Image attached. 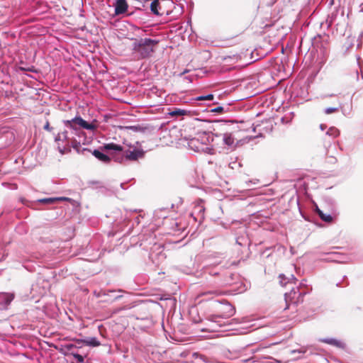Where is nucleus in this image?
I'll return each mask as SVG.
<instances>
[{
	"instance_id": "obj_43",
	"label": "nucleus",
	"mask_w": 363,
	"mask_h": 363,
	"mask_svg": "<svg viewBox=\"0 0 363 363\" xmlns=\"http://www.w3.org/2000/svg\"><path fill=\"white\" fill-rule=\"evenodd\" d=\"M125 183H121V184H120V186H121V189H125Z\"/></svg>"
},
{
	"instance_id": "obj_31",
	"label": "nucleus",
	"mask_w": 363,
	"mask_h": 363,
	"mask_svg": "<svg viewBox=\"0 0 363 363\" xmlns=\"http://www.w3.org/2000/svg\"><path fill=\"white\" fill-rule=\"evenodd\" d=\"M20 69L22 70V71H28V72H37L35 68L33 66L27 67H20Z\"/></svg>"
},
{
	"instance_id": "obj_10",
	"label": "nucleus",
	"mask_w": 363,
	"mask_h": 363,
	"mask_svg": "<svg viewBox=\"0 0 363 363\" xmlns=\"http://www.w3.org/2000/svg\"><path fill=\"white\" fill-rule=\"evenodd\" d=\"M71 201L72 199L67 197L65 196H60V197H50V198H43L38 199L35 202L45 204V205H52L55 204L59 201Z\"/></svg>"
},
{
	"instance_id": "obj_48",
	"label": "nucleus",
	"mask_w": 363,
	"mask_h": 363,
	"mask_svg": "<svg viewBox=\"0 0 363 363\" xmlns=\"http://www.w3.org/2000/svg\"><path fill=\"white\" fill-rule=\"evenodd\" d=\"M335 96V94H330V96Z\"/></svg>"
},
{
	"instance_id": "obj_11",
	"label": "nucleus",
	"mask_w": 363,
	"mask_h": 363,
	"mask_svg": "<svg viewBox=\"0 0 363 363\" xmlns=\"http://www.w3.org/2000/svg\"><path fill=\"white\" fill-rule=\"evenodd\" d=\"M128 7L126 0H116L114 4L115 15L118 16L125 13L127 11Z\"/></svg>"
},
{
	"instance_id": "obj_12",
	"label": "nucleus",
	"mask_w": 363,
	"mask_h": 363,
	"mask_svg": "<svg viewBox=\"0 0 363 363\" xmlns=\"http://www.w3.org/2000/svg\"><path fill=\"white\" fill-rule=\"evenodd\" d=\"M231 111L232 108L230 104H223L209 110V112L215 113L216 114H223L230 113Z\"/></svg>"
},
{
	"instance_id": "obj_4",
	"label": "nucleus",
	"mask_w": 363,
	"mask_h": 363,
	"mask_svg": "<svg viewBox=\"0 0 363 363\" xmlns=\"http://www.w3.org/2000/svg\"><path fill=\"white\" fill-rule=\"evenodd\" d=\"M132 41L133 55L138 60L150 57L160 42L159 40L149 38H133Z\"/></svg>"
},
{
	"instance_id": "obj_24",
	"label": "nucleus",
	"mask_w": 363,
	"mask_h": 363,
	"mask_svg": "<svg viewBox=\"0 0 363 363\" xmlns=\"http://www.w3.org/2000/svg\"><path fill=\"white\" fill-rule=\"evenodd\" d=\"M342 112L343 113V115L346 116H350L351 115V113H352V105H349L347 106H342Z\"/></svg>"
},
{
	"instance_id": "obj_46",
	"label": "nucleus",
	"mask_w": 363,
	"mask_h": 363,
	"mask_svg": "<svg viewBox=\"0 0 363 363\" xmlns=\"http://www.w3.org/2000/svg\"><path fill=\"white\" fill-rule=\"evenodd\" d=\"M336 286L339 287V286H340V284L338 282L336 284Z\"/></svg>"
},
{
	"instance_id": "obj_18",
	"label": "nucleus",
	"mask_w": 363,
	"mask_h": 363,
	"mask_svg": "<svg viewBox=\"0 0 363 363\" xmlns=\"http://www.w3.org/2000/svg\"><path fill=\"white\" fill-rule=\"evenodd\" d=\"M104 148L106 150H111L116 152H123V146L113 143L105 144Z\"/></svg>"
},
{
	"instance_id": "obj_35",
	"label": "nucleus",
	"mask_w": 363,
	"mask_h": 363,
	"mask_svg": "<svg viewBox=\"0 0 363 363\" xmlns=\"http://www.w3.org/2000/svg\"><path fill=\"white\" fill-rule=\"evenodd\" d=\"M13 299V295L9 296L6 299V303H7V304L10 303Z\"/></svg>"
},
{
	"instance_id": "obj_29",
	"label": "nucleus",
	"mask_w": 363,
	"mask_h": 363,
	"mask_svg": "<svg viewBox=\"0 0 363 363\" xmlns=\"http://www.w3.org/2000/svg\"><path fill=\"white\" fill-rule=\"evenodd\" d=\"M77 345H75L74 344H71V343H69V344H66V345H64V347H65L67 351L70 352V353H71L72 352H74V351H73V350H74V349H75V348H77Z\"/></svg>"
},
{
	"instance_id": "obj_9",
	"label": "nucleus",
	"mask_w": 363,
	"mask_h": 363,
	"mask_svg": "<svg viewBox=\"0 0 363 363\" xmlns=\"http://www.w3.org/2000/svg\"><path fill=\"white\" fill-rule=\"evenodd\" d=\"M240 123H243L242 121H238L235 120H227V121H221L220 125L221 129L228 133H237L241 130L240 127Z\"/></svg>"
},
{
	"instance_id": "obj_34",
	"label": "nucleus",
	"mask_w": 363,
	"mask_h": 363,
	"mask_svg": "<svg viewBox=\"0 0 363 363\" xmlns=\"http://www.w3.org/2000/svg\"><path fill=\"white\" fill-rule=\"evenodd\" d=\"M296 352L304 354L306 352V350L302 348L301 350H294L291 351V353H296Z\"/></svg>"
},
{
	"instance_id": "obj_47",
	"label": "nucleus",
	"mask_w": 363,
	"mask_h": 363,
	"mask_svg": "<svg viewBox=\"0 0 363 363\" xmlns=\"http://www.w3.org/2000/svg\"><path fill=\"white\" fill-rule=\"evenodd\" d=\"M118 291H119V292H123V290H121V289H118Z\"/></svg>"
},
{
	"instance_id": "obj_39",
	"label": "nucleus",
	"mask_w": 363,
	"mask_h": 363,
	"mask_svg": "<svg viewBox=\"0 0 363 363\" xmlns=\"http://www.w3.org/2000/svg\"><path fill=\"white\" fill-rule=\"evenodd\" d=\"M353 74H354V76L356 80L357 81L359 80V72H358V71L355 70Z\"/></svg>"
},
{
	"instance_id": "obj_14",
	"label": "nucleus",
	"mask_w": 363,
	"mask_h": 363,
	"mask_svg": "<svg viewBox=\"0 0 363 363\" xmlns=\"http://www.w3.org/2000/svg\"><path fill=\"white\" fill-rule=\"evenodd\" d=\"M323 254L326 255L328 257H325V258H320V260L321 262H340L339 259H340V257L341 255L338 252H325Z\"/></svg>"
},
{
	"instance_id": "obj_36",
	"label": "nucleus",
	"mask_w": 363,
	"mask_h": 363,
	"mask_svg": "<svg viewBox=\"0 0 363 363\" xmlns=\"http://www.w3.org/2000/svg\"><path fill=\"white\" fill-rule=\"evenodd\" d=\"M79 340H80V339H77V340H75V342H76V345H77V348L81 347H82V344H84V343H83V342H80V341L79 342Z\"/></svg>"
},
{
	"instance_id": "obj_28",
	"label": "nucleus",
	"mask_w": 363,
	"mask_h": 363,
	"mask_svg": "<svg viewBox=\"0 0 363 363\" xmlns=\"http://www.w3.org/2000/svg\"><path fill=\"white\" fill-rule=\"evenodd\" d=\"M338 108H336V107H329V108H326L325 110H324V113L325 114H330V113H333L334 112H336L338 111Z\"/></svg>"
},
{
	"instance_id": "obj_6",
	"label": "nucleus",
	"mask_w": 363,
	"mask_h": 363,
	"mask_svg": "<svg viewBox=\"0 0 363 363\" xmlns=\"http://www.w3.org/2000/svg\"><path fill=\"white\" fill-rule=\"evenodd\" d=\"M325 24L328 28L334 26L336 31L344 34L347 25V17L345 16L343 9L336 8L328 16Z\"/></svg>"
},
{
	"instance_id": "obj_2",
	"label": "nucleus",
	"mask_w": 363,
	"mask_h": 363,
	"mask_svg": "<svg viewBox=\"0 0 363 363\" xmlns=\"http://www.w3.org/2000/svg\"><path fill=\"white\" fill-rule=\"evenodd\" d=\"M205 273L215 277V284L218 286H235L233 290L238 294L242 293L247 289V286L242 283L238 274L233 273L223 267H208L205 269Z\"/></svg>"
},
{
	"instance_id": "obj_45",
	"label": "nucleus",
	"mask_w": 363,
	"mask_h": 363,
	"mask_svg": "<svg viewBox=\"0 0 363 363\" xmlns=\"http://www.w3.org/2000/svg\"><path fill=\"white\" fill-rule=\"evenodd\" d=\"M236 242H237V243H238V244H239V245H242V244L240 243V241H239V240H238V239L236 240Z\"/></svg>"
},
{
	"instance_id": "obj_22",
	"label": "nucleus",
	"mask_w": 363,
	"mask_h": 363,
	"mask_svg": "<svg viewBox=\"0 0 363 363\" xmlns=\"http://www.w3.org/2000/svg\"><path fill=\"white\" fill-rule=\"evenodd\" d=\"M71 355L73 356L77 363H83L84 361L85 356H83L77 352H72Z\"/></svg>"
},
{
	"instance_id": "obj_40",
	"label": "nucleus",
	"mask_w": 363,
	"mask_h": 363,
	"mask_svg": "<svg viewBox=\"0 0 363 363\" xmlns=\"http://www.w3.org/2000/svg\"><path fill=\"white\" fill-rule=\"evenodd\" d=\"M320 129H321L322 130H325V129L327 128V126H326V125H325V124H321V125H320Z\"/></svg>"
},
{
	"instance_id": "obj_32",
	"label": "nucleus",
	"mask_w": 363,
	"mask_h": 363,
	"mask_svg": "<svg viewBox=\"0 0 363 363\" xmlns=\"http://www.w3.org/2000/svg\"><path fill=\"white\" fill-rule=\"evenodd\" d=\"M186 111L182 109H177L174 111L172 112L173 115H177V116H183L184 115Z\"/></svg>"
},
{
	"instance_id": "obj_13",
	"label": "nucleus",
	"mask_w": 363,
	"mask_h": 363,
	"mask_svg": "<svg viewBox=\"0 0 363 363\" xmlns=\"http://www.w3.org/2000/svg\"><path fill=\"white\" fill-rule=\"evenodd\" d=\"M319 341L321 342H324V343L335 346L337 348H341V349H345V347L346 346L345 343H344L343 342H342L340 340L335 339V338H329V337L321 338L319 340Z\"/></svg>"
},
{
	"instance_id": "obj_1",
	"label": "nucleus",
	"mask_w": 363,
	"mask_h": 363,
	"mask_svg": "<svg viewBox=\"0 0 363 363\" xmlns=\"http://www.w3.org/2000/svg\"><path fill=\"white\" fill-rule=\"evenodd\" d=\"M64 129L59 132L55 138L57 143V149L61 154L71 152V147L78 153L90 150L88 148L81 149V146L90 143V138H87L84 129L94 130L96 125L94 123H89L81 116H75L71 120L63 121Z\"/></svg>"
},
{
	"instance_id": "obj_30",
	"label": "nucleus",
	"mask_w": 363,
	"mask_h": 363,
	"mask_svg": "<svg viewBox=\"0 0 363 363\" xmlns=\"http://www.w3.org/2000/svg\"><path fill=\"white\" fill-rule=\"evenodd\" d=\"M21 203H22L23 205H25V206H29V207L34 208V207H33V205H34V203H35V202L29 201H28L27 199H23V198H21Z\"/></svg>"
},
{
	"instance_id": "obj_44",
	"label": "nucleus",
	"mask_w": 363,
	"mask_h": 363,
	"mask_svg": "<svg viewBox=\"0 0 363 363\" xmlns=\"http://www.w3.org/2000/svg\"><path fill=\"white\" fill-rule=\"evenodd\" d=\"M301 213V216L302 217L305 219V220H308V218L302 213V212L300 211Z\"/></svg>"
},
{
	"instance_id": "obj_38",
	"label": "nucleus",
	"mask_w": 363,
	"mask_h": 363,
	"mask_svg": "<svg viewBox=\"0 0 363 363\" xmlns=\"http://www.w3.org/2000/svg\"><path fill=\"white\" fill-rule=\"evenodd\" d=\"M199 356H200V359H201L202 361H203V362H208V359H207L208 358H207L205 355H203V354H200Z\"/></svg>"
},
{
	"instance_id": "obj_5",
	"label": "nucleus",
	"mask_w": 363,
	"mask_h": 363,
	"mask_svg": "<svg viewBox=\"0 0 363 363\" xmlns=\"http://www.w3.org/2000/svg\"><path fill=\"white\" fill-rule=\"evenodd\" d=\"M160 0H153L150 4L151 11L156 16H169L174 13V17L181 15L184 12L183 4L175 5L173 0H167L165 5L160 4Z\"/></svg>"
},
{
	"instance_id": "obj_37",
	"label": "nucleus",
	"mask_w": 363,
	"mask_h": 363,
	"mask_svg": "<svg viewBox=\"0 0 363 363\" xmlns=\"http://www.w3.org/2000/svg\"><path fill=\"white\" fill-rule=\"evenodd\" d=\"M196 208L198 209L199 213H203L205 210V208L202 206H198Z\"/></svg>"
},
{
	"instance_id": "obj_26",
	"label": "nucleus",
	"mask_w": 363,
	"mask_h": 363,
	"mask_svg": "<svg viewBox=\"0 0 363 363\" xmlns=\"http://www.w3.org/2000/svg\"><path fill=\"white\" fill-rule=\"evenodd\" d=\"M125 128L131 130H133L134 132H139V131L143 132V131H144V128H142L140 125H130V126H126Z\"/></svg>"
},
{
	"instance_id": "obj_21",
	"label": "nucleus",
	"mask_w": 363,
	"mask_h": 363,
	"mask_svg": "<svg viewBox=\"0 0 363 363\" xmlns=\"http://www.w3.org/2000/svg\"><path fill=\"white\" fill-rule=\"evenodd\" d=\"M326 135L335 138L340 135V130L335 127H330L327 130Z\"/></svg>"
},
{
	"instance_id": "obj_41",
	"label": "nucleus",
	"mask_w": 363,
	"mask_h": 363,
	"mask_svg": "<svg viewBox=\"0 0 363 363\" xmlns=\"http://www.w3.org/2000/svg\"><path fill=\"white\" fill-rule=\"evenodd\" d=\"M135 222L137 223V224H139L140 223V218L138 216H136L135 218Z\"/></svg>"
},
{
	"instance_id": "obj_25",
	"label": "nucleus",
	"mask_w": 363,
	"mask_h": 363,
	"mask_svg": "<svg viewBox=\"0 0 363 363\" xmlns=\"http://www.w3.org/2000/svg\"><path fill=\"white\" fill-rule=\"evenodd\" d=\"M116 290H103L96 295L98 297L108 296L111 294L115 293Z\"/></svg>"
},
{
	"instance_id": "obj_3",
	"label": "nucleus",
	"mask_w": 363,
	"mask_h": 363,
	"mask_svg": "<svg viewBox=\"0 0 363 363\" xmlns=\"http://www.w3.org/2000/svg\"><path fill=\"white\" fill-rule=\"evenodd\" d=\"M218 309L220 314L210 315L207 317V320L212 323V330H216L230 325L228 318L235 313V307L225 300L219 302Z\"/></svg>"
},
{
	"instance_id": "obj_27",
	"label": "nucleus",
	"mask_w": 363,
	"mask_h": 363,
	"mask_svg": "<svg viewBox=\"0 0 363 363\" xmlns=\"http://www.w3.org/2000/svg\"><path fill=\"white\" fill-rule=\"evenodd\" d=\"M301 291H308V293L309 292V289L306 284V280L303 279L301 282L299 284V286H298Z\"/></svg>"
},
{
	"instance_id": "obj_17",
	"label": "nucleus",
	"mask_w": 363,
	"mask_h": 363,
	"mask_svg": "<svg viewBox=\"0 0 363 363\" xmlns=\"http://www.w3.org/2000/svg\"><path fill=\"white\" fill-rule=\"evenodd\" d=\"M92 155L96 158H97L99 160H100L104 163H108L111 160L110 157L107 155L104 154L103 152H101L99 150H96V149L94 150L92 152Z\"/></svg>"
},
{
	"instance_id": "obj_42",
	"label": "nucleus",
	"mask_w": 363,
	"mask_h": 363,
	"mask_svg": "<svg viewBox=\"0 0 363 363\" xmlns=\"http://www.w3.org/2000/svg\"><path fill=\"white\" fill-rule=\"evenodd\" d=\"M123 296L122 295H119V296H116L113 298V301H116V300H118L119 298H121Z\"/></svg>"
},
{
	"instance_id": "obj_7",
	"label": "nucleus",
	"mask_w": 363,
	"mask_h": 363,
	"mask_svg": "<svg viewBox=\"0 0 363 363\" xmlns=\"http://www.w3.org/2000/svg\"><path fill=\"white\" fill-rule=\"evenodd\" d=\"M308 294V291H301L298 287H292L289 293L284 294L286 302V309H291L293 311H297V306L303 302V296Z\"/></svg>"
},
{
	"instance_id": "obj_33",
	"label": "nucleus",
	"mask_w": 363,
	"mask_h": 363,
	"mask_svg": "<svg viewBox=\"0 0 363 363\" xmlns=\"http://www.w3.org/2000/svg\"><path fill=\"white\" fill-rule=\"evenodd\" d=\"M43 128L46 130H48V131H50L51 130H52V128L50 126V123L48 121L46 122V123L45 124Z\"/></svg>"
},
{
	"instance_id": "obj_23",
	"label": "nucleus",
	"mask_w": 363,
	"mask_h": 363,
	"mask_svg": "<svg viewBox=\"0 0 363 363\" xmlns=\"http://www.w3.org/2000/svg\"><path fill=\"white\" fill-rule=\"evenodd\" d=\"M213 98H214L213 94H209L207 95H201V96H197L196 98V100H197V101H205V100L212 101L213 99Z\"/></svg>"
},
{
	"instance_id": "obj_20",
	"label": "nucleus",
	"mask_w": 363,
	"mask_h": 363,
	"mask_svg": "<svg viewBox=\"0 0 363 363\" xmlns=\"http://www.w3.org/2000/svg\"><path fill=\"white\" fill-rule=\"evenodd\" d=\"M316 212L319 216L320 218L325 223H331L333 220V216L330 214H325L321 210L316 206Z\"/></svg>"
},
{
	"instance_id": "obj_16",
	"label": "nucleus",
	"mask_w": 363,
	"mask_h": 363,
	"mask_svg": "<svg viewBox=\"0 0 363 363\" xmlns=\"http://www.w3.org/2000/svg\"><path fill=\"white\" fill-rule=\"evenodd\" d=\"M83 342L84 345L89 347H98L101 345L100 341L96 337H88L82 340H79V342Z\"/></svg>"
},
{
	"instance_id": "obj_8",
	"label": "nucleus",
	"mask_w": 363,
	"mask_h": 363,
	"mask_svg": "<svg viewBox=\"0 0 363 363\" xmlns=\"http://www.w3.org/2000/svg\"><path fill=\"white\" fill-rule=\"evenodd\" d=\"M145 155V152L143 149L137 147H130L128 150H123V157H121L120 160H118V158H116V160L119 162H121L124 159L129 161H137L139 159L144 158Z\"/></svg>"
},
{
	"instance_id": "obj_15",
	"label": "nucleus",
	"mask_w": 363,
	"mask_h": 363,
	"mask_svg": "<svg viewBox=\"0 0 363 363\" xmlns=\"http://www.w3.org/2000/svg\"><path fill=\"white\" fill-rule=\"evenodd\" d=\"M223 141L225 145L230 147H235V138L233 136L232 133L225 132L223 135Z\"/></svg>"
},
{
	"instance_id": "obj_19",
	"label": "nucleus",
	"mask_w": 363,
	"mask_h": 363,
	"mask_svg": "<svg viewBox=\"0 0 363 363\" xmlns=\"http://www.w3.org/2000/svg\"><path fill=\"white\" fill-rule=\"evenodd\" d=\"M279 279L280 284L282 286L290 283L291 281H293L296 284V281H298L293 274H291L290 277H286L284 274H281L279 275Z\"/></svg>"
}]
</instances>
